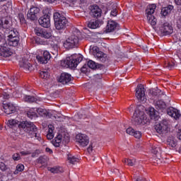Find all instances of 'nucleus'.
Wrapping results in <instances>:
<instances>
[{"label":"nucleus","mask_w":181,"mask_h":181,"mask_svg":"<svg viewBox=\"0 0 181 181\" xmlns=\"http://www.w3.org/2000/svg\"><path fill=\"white\" fill-rule=\"evenodd\" d=\"M18 127L20 129H22L27 132L30 138H35L37 141H42L40 134H37V128L33 122H21Z\"/></svg>","instance_id":"f257e3e1"},{"label":"nucleus","mask_w":181,"mask_h":181,"mask_svg":"<svg viewBox=\"0 0 181 181\" xmlns=\"http://www.w3.org/2000/svg\"><path fill=\"white\" fill-rule=\"evenodd\" d=\"M132 123L135 127H144L148 124V118L145 112L136 109L132 117Z\"/></svg>","instance_id":"f03ea898"},{"label":"nucleus","mask_w":181,"mask_h":181,"mask_svg":"<svg viewBox=\"0 0 181 181\" xmlns=\"http://www.w3.org/2000/svg\"><path fill=\"white\" fill-rule=\"evenodd\" d=\"M80 37H81V33L80 31L76 30L74 32L73 34L69 35L64 42V47H66V49H73L74 46L78 45Z\"/></svg>","instance_id":"7ed1b4c3"},{"label":"nucleus","mask_w":181,"mask_h":181,"mask_svg":"<svg viewBox=\"0 0 181 181\" xmlns=\"http://www.w3.org/2000/svg\"><path fill=\"white\" fill-rule=\"evenodd\" d=\"M54 26L57 30H62L69 25V21L66 17L62 16L60 13L56 12L54 13Z\"/></svg>","instance_id":"20e7f679"},{"label":"nucleus","mask_w":181,"mask_h":181,"mask_svg":"<svg viewBox=\"0 0 181 181\" xmlns=\"http://www.w3.org/2000/svg\"><path fill=\"white\" fill-rule=\"evenodd\" d=\"M69 141H70V136H69V134L62 131H59L55 136L54 139L52 141V145H54V146L56 148H59V146L62 145V142L67 144Z\"/></svg>","instance_id":"39448f33"},{"label":"nucleus","mask_w":181,"mask_h":181,"mask_svg":"<svg viewBox=\"0 0 181 181\" xmlns=\"http://www.w3.org/2000/svg\"><path fill=\"white\" fill-rule=\"evenodd\" d=\"M155 11H156V4H149L146 8V16L148 23H150L151 26H155V25H156V18L153 16Z\"/></svg>","instance_id":"423d86ee"},{"label":"nucleus","mask_w":181,"mask_h":181,"mask_svg":"<svg viewBox=\"0 0 181 181\" xmlns=\"http://www.w3.org/2000/svg\"><path fill=\"white\" fill-rule=\"evenodd\" d=\"M7 42L9 46L16 47L19 45V33L15 29L11 30L8 35Z\"/></svg>","instance_id":"0eeeda50"},{"label":"nucleus","mask_w":181,"mask_h":181,"mask_svg":"<svg viewBox=\"0 0 181 181\" xmlns=\"http://www.w3.org/2000/svg\"><path fill=\"white\" fill-rule=\"evenodd\" d=\"M68 67L69 69H76L81 62H83V55L74 54L67 57Z\"/></svg>","instance_id":"6e6552de"},{"label":"nucleus","mask_w":181,"mask_h":181,"mask_svg":"<svg viewBox=\"0 0 181 181\" xmlns=\"http://www.w3.org/2000/svg\"><path fill=\"white\" fill-rule=\"evenodd\" d=\"M156 131L158 134H166L169 132L170 124L169 120L163 119L156 125Z\"/></svg>","instance_id":"1a4fd4ad"},{"label":"nucleus","mask_w":181,"mask_h":181,"mask_svg":"<svg viewBox=\"0 0 181 181\" xmlns=\"http://www.w3.org/2000/svg\"><path fill=\"white\" fill-rule=\"evenodd\" d=\"M136 97L140 103H146V96L145 95V88L142 84L137 86L136 88Z\"/></svg>","instance_id":"9d476101"},{"label":"nucleus","mask_w":181,"mask_h":181,"mask_svg":"<svg viewBox=\"0 0 181 181\" xmlns=\"http://www.w3.org/2000/svg\"><path fill=\"white\" fill-rule=\"evenodd\" d=\"M76 141L79 146L85 148L88 144H90V139L88 135L79 133L76 136Z\"/></svg>","instance_id":"9b49d317"},{"label":"nucleus","mask_w":181,"mask_h":181,"mask_svg":"<svg viewBox=\"0 0 181 181\" xmlns=\"http://www.w3.org/2000/svg\"><path fill=\"white\" fill-rule=\"evenodd\" d=\"M40 12V8H39L38 7H31L27 13L28 19H30V21H36V19H37V17L39 16Z\"/></svg>","instance_id":"f8f14e48"},{"label":"nucleus","mask_w":181,"mask_h":181,"mask_svg":"<svg viewBox=\"0 0 181 181\" xmlns=\"http://www.w3.org/2000/svg\"><path fill=\"white\" fill-rule=\"evenodd\" d=\"M13 52L9 48L8 43L0 45V57H11Z\"/></svg>","instance_id":"ddd939ff"},{"label":"nucleus","mask_w":181,"mask_h":181,"mask_svg":"<svg viewBox=\"0 0 181 181\" xmlns=\"http://www.w3.org/2000/svg\"><path fill=\"white\" fill-rule=\"evenodd\" d=\"M159 30L164 35H171V33H173V28H172V25H170L169 23H164L159 28Z\"/></svg>","instance_id":"4468645a"},{"label":"nucleus","mask_w":181,"mask_h":181,"mask_svg":"<svg viewBox=\"0 0 181 181\" xmlns=\"http://www.w3.org/2000/svg\"><path fill=\"white\" fill-rule=\"evenodd\" d=\"M38 22L42 28H50V15L49 13L44 15L38 20Z\"/></svg>","instance_id":"2eb2a0df"},{"label":"nucleus","mask_w":181,"mask_h":181,"mask_svg":"<svg viewBox=\"0 0 181 181\" xmlns=\"http://www.w3.org/2000/svg\"><path fill=\"white\" fill-rule=\"evenodd\" d=\"M167 113L168 115L171 117V118H174V119H179V118L181 117L180 110L173 107H169L167 110Z\"/></svg>","instance_id":"dca6fc26"},{"label":"nucleus","mask_w":181,"mask_h":181,"mask_svg":"<svg viewBox=\"0 0 181 181\" xmlns=\"http://www.w3.org/2000/svg\"><path fill=\"white\" fill-rule=\"evenodd\" d=\"M59 83H62V84H67V83H70L71 80H73V77L71 75L67 73H62L59 77L57 78Z\"/></svg>","instance_id":"f3484780"},{"label":"nucleus","mask_w":181,"mask_h":181,"mask_svg":"<svg viewBox=\"0 0 181 181\" xmlns=\"http://www.w3.org/2000/svg\"><path fill=\"white\" fill-rule=\"evenodd\" d=\"M94 50H96V53H95V57L97 59V60H99V62H102V63H105V62H107L108 60V57H107V54L101 51L97 50V47H93Z\"/></svg>","instance_id":"a211bd4d"},{"label":"nucleus","mask_w":181,"mask_h":181,"mask_svg":"<svg viewBox=\"0 0 181 181\" xmlns=\"http://www.w3.org/2000/svg\"><path fill=\"white\" fill-rule=\"evenodd\" d=\"M52 57L50 56V52L47 51L43 52V57H41L40 55L37 56V60L40 62V63H42V64H46L49 60H50V58Z\"/></svg>","instance_id":"6ab92c4d"},{"label":"nucleus","mask_w":181,"mask_h":181,"mask_svg":"<svg viewBox=\"0 0 181 181\" xmlns=\"http://www.w3.org/2000/svg\"><path fill=\"white\" fill-rule=\"evenodd\" d=\"M90 15L93 18H100L101 16V8L98 7L97 5L91 6L90 8Z\"/></svg>","instance_id":"aec40b11"},{"label":"nucleus","mask_w":181,"mask_h":181,"mask_svg":"<svg viewBox=\"0 0 181 181\" xmlns=\"http://www.w3.org/2000/svg\"><path fill=\"white\" fill-rule=\"evenodd\" d=\"M4 110L5 114L9 115L11 114H13V112L16 111V107H15V105H13V103H9L4 105Z\"/></svg>","instance_id":"412c9836"},{"label":"nucleus","mask_w":181,"mask_h":181,"mask_svg":"<svg viewBox=\"0 0 181 181\" xmlns=\"http://www.w3.org/2000/svg\"><path fill=\"white\" fill-rule=\"evenodd\" d=\"M154 105L160 112H163L166 110V103L162 100L154 101Z\"/></svg>","instance_id":"4be33fe9"},{"label":"nucleus","mask_w":181,"mask_h":181,"mask_svg":"<svg viewBox=\"0 0 181 181\" xmlns=\"http://www.w3.org/2000/svg\"><path fill=\"white\" fill-rule=\"evenodd\" d=\"M89 29H97L101 26V21L98 19H92L87 23Z\"/></svg>","instance_id":"5701e85b"},{"label":"nucleus","mask_w":181,"mask_h":181,"mask_svg":"<svg viewBox=\"0 0 181 181\" xmlns=\"http://www.w3.org/2000/svg\"><path fill=\"white\" fill-rule=\"evenodd\" d=\"M118 28V23L115 22V21L110 20L107 22V25L106 26V31L107 33H110V32H114L115 29Z\"/></svg>","instance_id":"b1692460"},{"label":"nucleus","mask_w":181,"mask_h":181,"mask_svg":"<svg viewBox=\"0 0 181 181\" xmlns=\"http://www.w3.org/2000/svg\"><path fill=\"white\" fill-rule=\"evenodd\" d=\"M148 115L151 119L158 121L159 119V112L156 111L153 107H149Z\"/></svg>","instance_id":"393cba45"},{"label":"nucleus","mask_w":181,"mask_h":181,"mask_svg":"<svg viewBox=\"0 0 181 181\" xmlns=\"http://www.w3.org/2000/svg\"><path fill=\"white\" fill-rule=\"evenodd\" d=\"M20 66L24 69L25 71H30L32 70V65L29 61L22 60L20 62Z\"/></svg>","instance_id":"a878e982"},{"label":"nucleus","mask_w":181,"mask_h":181,"mask_svg":"<svg viewBox=\"0 0 181 181\" xmlns=\"http://www.w3.org/2000/svg\"><path fill=\"white\" fill-rule=\"evenodd\" d=\"M173 10V6H168V7H164L161 9V15L163 16H168L170 12Z\"/></svg>","instance_id":"bb28decb"},{"label":"nucleus","mask_w":181,"mask_h":181,"mask_svg":"<svg viewBox=\"0 0 181 181\" xmlns=\"http://www.w3.org/2000/svg\"><path fill=\"white\" fill-rule=\"evenodd\" d=\"M53 131H54V126L52 124L48 125V133L47 134V139H52V138H54V133H53Z\"/></svg>","instance_id":"cd10ccee"},{"label":"nucleus","mask_w":181,"mask_h":181,"mask_svg":"<svg viewBox=\"0 0 181 181\" xmlns=\"http://www.w3.org/2000/svg\"><path fill=\"white\" fill-rule=\"evenodd\" d=\"M93 81L97 84V86H101L103 81V75L98 74L93 76Z\"/></svg>","instance_id":"c85d7f7f"},{"label":"nucleus","mask_w":181,"mask_h":181,"mask_svg":"<svg viewBox=\"0 0 181 181\" xmlns=\"http://www.w3.org/2000/svg\"><path fill=\"white\" fill-rule=\"evenodd\" d=\"M98 146L95 142L90 143L87 148V151L88 152V153H93V152H95Z\"/></svg>","instance_id":"c756f323"},{"label":"nucleus","mask_w":181,"mask_h":181,"mask_svg":"<svg viewBox=\"0 0 181 181\" xmlns=\"http://www.w3.org/2000/svg\"><path fill=\"white\" fill-rule=\"evenodd\" d=\"M19 124H21V122L19 123V121L17 119H9L6 122V125H8V127L10 128H13V127H16L17 125H19Z\"/></svg>","instance_id":"7c9ffc66"},{"label":"nucleus","mask_w":181,"mask_h":181,"mask_svg":"<svg viewBox=\"0 0 181 181\" xmlns=\"http://www.w3.org/2000/svg\"><path fill=\"white\" fill-rule=\"evenodd\" d=\"M168 144L172 148H175L177 145V141L175 137H169L168 139Z\"/></svg>","instance_id":"2f4dec72"},{"label":"nucleus","mask_w":181,"mask_h":181,"mask_svg":"<svg viewBox=\"0 0 181 181\" xmlns=\"http://www.w3.org/2000/svg\"><path fill=\"white\" fill-rule=\"evenodd\" d=\"M23 100L25 101V103H35L37 101V98L30 95H24Z\"/></svg>","instance_id":"473e14b6"},{"label":"nucleus","mask_w":181,"mask_h":181,"mask_svg":"<svg viewBox=\"0 0 181 181\" xmlns=\"http://www.w3.org/2000/svg\"><path fill=\"white\" fill-rule=\"evenodd\" d=\"M28 117L30 118H36L37 117V113H36V109H30V111L27 113Z\"/></svg>","instance_id":"72a5a7b5"},{"label":"nucleus","mask_w":181,"mask_h":181,"mask_svg":"<svg viewBox=\"0 0 181 181\" xmlns=\"http://www.w3.org/2000/svg\"><path fill=\"white\" fill-rule=\"evenodd\" d=\"M48 170L52 173H62L63 168L61 167L48 168Z\"/></svg>","instance_id":"f704fd0d"},{"label":"nucleus","mask_w":181,"mask_h":181,"mask_svg":"<svg viewBox=\"0 0 181 181\" xmlns=\"http://www.w3.org/2000/svg\"><path fill=\"white\" fill-rule=\"evenodd\" d=\"M68 160L69 163H72V165H74L78 162V158L72 156L71 154L68 155Z\"/></svg>","instance_id":"c9c22d12"},{"label":"nucleus","mask_w":181,"mask_h":181,"mask_svg":"<svg viewBox=\"0 0 181 181\" xmlns=\"http://www.w3.org/2000/svg\"><path fill=\"white\" fill-rule=\"evenodd\" d=\"M24 170H25V165H23V164H18L16 167V170L14 171V175H18V173H19V172H23Z\"/></svg>","instance_id":"e433bc0d"},{"label":"nucleus","mask_w":181,"mask_h":181,"mask_svg":"<svg viewBox=\"0 0 181 181\" xmlns=\"http://www.w3.org/2000/svg\"><path fill=\"white\" fill-rule=\"evenodd\" d=\"M41 37H45V39H49V37H52V33L48 32L46 30H43Z\"/></svg>","instance_id":"4c0bfd02"},{"label":"nucleus","mask_w":181,"mask_h":181,"mask_svg":"<svg viewBox=\"0 0 181 181\" xmlns=\"http://www.w3.org/2000/svg\"><path fill=\"white\" fill-rule=\"evenodd\" d=\"M88 66L89 69H97L98 66H97V63H95V62L93 61V60H90L88 62Z\"/></svg>","instance_id":"58836bf2"},{"label":"nucleus","mask_w":181,"mask_h":181,"mask_svg":"<svg viewBox=\"0 0 181 181\" xmlns=\"http://www.w3.org/2000/svg\"><path fill=\"white\" fill-rule=\"evenodd\" d=\"M151 152L154 155H158L160 153V148L158 146H154L152 147Z\"/></svg>","instance_id":"ea45409f"},{"label":"nucleus","mask_w":181,"mask_h":181,"mask_svg":"<svg viewBox=\"0 0 181 181\" xmlns=\"http://www.w3.org/2000/svg\"><path fill=\"white\" fill-rule=\"evenodd\" d=\"M40 76L41 78H44L45 80H47V78L49 77V72H47V71H42L40 73Z\"/></svg>","instance_id":"a19ab883"},{"label":"nucleus","mask_w":181,"mask_h":181,"mask_svg":"<svg viewBox=\"0 0 181 181\" xmlns=\"http://www.w3.org/2000/svg\"><path fill=\"white\" fill-rule=\"evenodd\" d=\"M48 159L46 156H41L37 159L38 163H41V165H45L47 162Z\"/></svg>","instance_id":"79ce46f5"},{"label":"nucleus","mask_w":181,"mask_h":181,"mask_svg":"<svg viewBox=\"0 0 181 181\" xmlns=\"http://www.w3.org/2000/svg\"><path fill=\"white\" fill-rule=\"evenodd\" d=\"M36 112L38 114V115H40L41 117H43V115H46V110L42 108H37L36 109Z\"/></svg>","instance_id":"37998d69"},{"label":"nucleus","mask_w":181,"mask_h":181,"mask_svg":"<svg viewBox=\"0 0 181 181\" xmlns=\"http://www.w3.org/2000/svg\"><path fill=\"white\" fill-rule=\"evenodd\" d=\"M2 96L4 100H8L11 98V92H8V90H4L2 93Z\"/></svg>","instance_id":"c03bdc74"},{"label":"nucleus","mask_w":181,"mask_h":181,"mask_svg":"<svg viewBox=\"0 0 181 181\" xmlns=\"http://www.w3.org/2000/svg\"><path fill=\"white\" fill-rule=\"evenodd\" d=\"M43 30H44L42 29V28H35L34 32H35V35H37V36H41L42 37V35L43 33Z\"/></svg>","instance_id":"a18cd8bd"},{"label":"nucleus","mask_w":181,"mask_h":181,"mask_svg":"<svg viewBox=\"0 0 181 181\" xmlns=\"http://www.w3.org/2000/svg\"><path fill=\"white\" fill-rule=\"evenodd\" d=\"M9 21L6 18H3V28L4 29H8L9 28Z\"/></svg>","instance_id":"49530a36"},{"label":"nucleus","mask_w":181,"mask_h":181,"mask_svg":"<svg viewBox=\"0 0 181 181\" xmlns=\"http://www.w3.org/2000/svg\"><path fill=\"white\" fill-rule=\"evenodd\" d=\"M68 62L69 61H67V57H66V60L61 61L60 65L62 66V67L68 68L69 67V62Z\"/></svg>","instance_id":"de8ad7c7"},{"label":"nucleus","mask_w":181,"mask_h":181,"mask_svg":"<svg viewBox=\"0 0 181 181\" xmlns=\"http://www.w3.org/2000/svg\"><path fill=\"white\" fill-rule=\"evenodd\" d=\"M133 136H134L137 139H139V138L142 136V133H141V132L139 131H134V133L133 134Z\"/></svg>","instance_id":"09e8293b"},{"label":"nucleus","mask_w":181,"mask_h":181,"mask_svg":"<svg viewBox=\"0 0 181 181\" xmlns=\"http://www.w3.org/2000/svg\"><path fill=\"white\" fill-rule=\"evenodd\" d=\"M135 162H136V160L135 158L129 159L127 161V165L128 166H134V165H135Z\"/></svg>","instance_id":"8fccbe9b"},{"label":"nucleus","mask_w":181,"mask_h":181,"mask_svg":"<svg viewBox=\"0 0 181 181\" xmlns=\"http://www.w3.org/2000/svg\"><path fill=\"white\" fill-rule=\"evenodd\" d=\"M51 47L52 49H54V52H52L54 54H57V50H59V47L57 46V44H51Z\"/></svg>","instance_id":"3c124183"},{"label":"nucleus","mask_w":181,"mask_h":181,"mask_svg":"<svg viewBox=\"0 0 181 181\" xmlns=\"http://www.w3.org/2000/svg\"><path fill=\"white\" fill-rule=\"evenodd\" d=\"M127 134H128L129 135H134V133L135 132V130L132 128V127H129L127 130H126Z\"/></svg>","instance_id":"603ef678"},{"label":"nucleus","mask_w":181,"mask_h":181,"mask_svg":"<svg viewBox=\"0 0 181 181\" xmlns=\"http://www.w3.org/2000/svg\"><path fill=\"white\" fill-rule=\"evenodd\" d=\"M13 160H20L21 159V155L18 153H16L12 156Z\"/></svg>","instance_id":"864d4df0"},{"label":"nucleus","mask_w":181,"mask_h":181,"mask_svg":"<svg viewBox=\"0 0 181 181\" xmlns=\"http://www.w3.org/2000/svg\"><path fill=\"white\" fill-rule=\"evenodd\" d=\"M18 19L20 20L21 23H25V20L23 14L22 13L18 14Z\"/></svg>","instance_id":"5fc2aeb1"},{"label":"nucleus","mask_w":181,"mask_h":181,"mask_svg":"<svg viewBox=\"0 0 181 181\" xmlns=\"http://www.w3.org/2000/svg\"><path fill=\"white\" fill-rule=\"evenodd\" d=\"M55 119H57V121H63V118H64V116H63V115H60L59 114L57 116H54Z\"/></svg>","instance_id":"6e6d98bb"},{"label":"nucleus","mask_w":181,"mask_h":181,"mask_svg":"<svg viewBox=\"0 0 181 181\" xmlns=\"http://www.w3.org/2000/svg\"><path fill=\"white\" fill-rule=\"evenodd\" d=\"M0 169L3 172H5V170H6V165H5V163H4L3 162H1L0 163Z\"/></svg>","instance_id":"4d7b16f0"},{"label":"nucleus","mask_w":181,"mask_h":181,"mask_svg":"<svg viewBox=\"0 0 181 181\" xmlns=\"http://www.w3.org/2000/svg\"><path fill=\"white\" fill-rule=\"evenodd\" d=\"M167 69H168V70H172V69H173V67H175V63H168L166 65Z\"/></svg>","instance_id":"13d9d810"},{"label":"nucleus","mask_w":181,"mask_h":181,"mask_svg":"<svg viewBox=\"0 0 181 181\" xmlns=\"http://www.w3.org/2000/svg\"><path fill=\"white\" fill-rule=\"evenodd\" d=\"M81 71L82 73H87V65H84L81 69Z\"/></svg>","instance_id":"bf43d9fd"},{"label":"nucleus","mask_w":181,"mask_h":181,"mask_svg":"<svg viewBox=\"0 0 181 181\" xmlns=\"http://www.w3.org/2000/svg\"><path fill=\"white\" fill-rule=\"evenodd\" d=\"M117 9L112 10L110 13L111 16H117Z\"/></svg>","instance_id":"052dcab7"},{"label":"nucleus","mask_w":181,"mask_h":181,"mask_svg":"<svg viewBox=\"0 0 181 181\" xmlns=\"http://www.w3.org/2000/svg\"><path fill=\"white\" fill-rule=\"evenodd\" d=\"M45 2H48V4H54L57 2L58 0H43Z\"/></svg>","instance_id":"680f3d73"},{"label":"nucleus","mask_w":181,"mask_h":181,"mask_svg":"<svg viewBox=\"0 0 181 181\" xmlns=\"http://www.w3.org/2000/svg\"><path fill=\"white\" fill-rule=\"evenodd\" d=\"M136 181H146V179L143 177H138L136 180Z\"/></svg>","instance_id":"e2e57ef3"},{"label":"nucleus","mask_w":181,"mask_h":181,"mask_svg":"<svg viewBox=\"0 0 181 181\" xmlns=\"http://www.w3.org/2000/svg\"><path fill=\"white\" fill-rule=\"evenodd\" d=\"M177 135V138L179 139H181V129L178 130Z\"/></svg>","instance_id":"0e129e2a"},{"label":"nucleus","mask_w":181,"mask_h":181,"mask_svg":"<svg viewBox=\"0 0 181 181\" xmlns=\"http://www.w3.org/2000/svg\"><path fill=\"white\" fill-rule=\"evenodd\" d=\"M46 152H47L48 153H53V151L49 148H45Z\"/></svg>","instance_id":"69168bd1"},{"label":"nucleus","mask_w":181,"mask_h":181,"mask_svg":"<svg viewBox=\"0 0 181 181\" xmlns=\"http://www.w3.org/2000/svg\"><path fill=\"white\" fill-rule=\"evenodd\" d=\"M176 5L181 6V0H175Z\"/></svg>","instance_id":"338daca9"},{"label":"nucleus","mask_w":181,"mask_h":181,"mask_svg":"<svg viewBox=\"0 0 181 181\" xmlns=\"http://www.w3.org/2000/svg\"><path fill=\"white\" fill-rule=\"evenodd\" d=\"M177 25L178 28H181V18H180V19L177 21Z\"/></svg>","instance_id":"774afa93"}]
</instances>
